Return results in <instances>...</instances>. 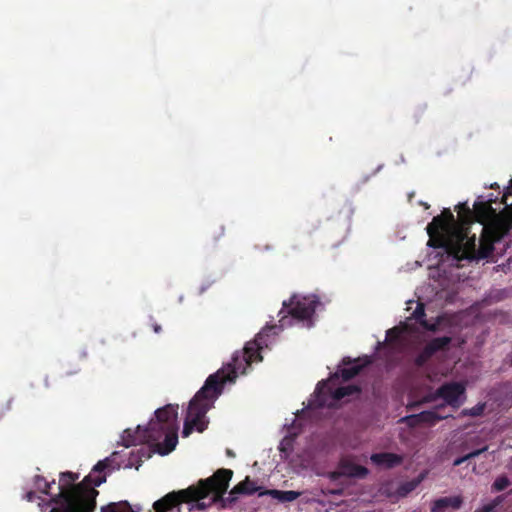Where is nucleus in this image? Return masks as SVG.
Wrapping results in <instances>:
<instances>
[{
  "label": "nucleus",
  "instance_id": "1",
  "mask_svg": "<svg viewBox=\"0 0 512 512\" xmlns=\"http://www.w3.org/2000/svg\"><path fill=\"white\" fill-rule=\"evenodd\" d=\"M457 208L460 223L455 221L450 209L445 208L427 225L426 230L429 236L427 245L435 249H443L458 261L488 258L494 251V245L507 235L509 227L499 221L482 226L477 247L476 235L470 236L473 210L466 202L459 203Z\"/></svg>",
  "mask_w": 512,
  "mask_h": 512
},
{
  "label": "nucleus",
  "instance_id": "2",
  "mask_svg": "<svg viewBox=\"0 0 512 512\" xmlns=\"http://www.w3.org/2000/svg\"><path fill=\"white\" fill-rule=\"evenodd\" d=\"M277 326H266L260 331L254 341L247 342L242 352H235L231 363L219 369L206 379L203 387L191 399L184 421L183 437H188L195 429L203 432L207 428L205 415L212 407L213 401L222 393L226 382H233L237 373H246V369L253 363L262 361L260 350L267 346L265 338L268 332Z\"/></svg>",
  "mask_w": 512,
  "mask_h": 512
},
{
  "label": "nucleus",
  "instance_id": "3",
  "mask_svg": "<svg viewBox=\"0 0 512 512\" xmlns=\"http://www.w3.org/2000/svg\"><path fill=\"white\" fill-rule=\"evenodd\" d=\"M233 476V471L226 468L218 469L212 476L201 479L197 485L189 486L187 489L172 491L153 504L155 512H179V506L182 503H195L192 507L198 510L206 509L205 502L202 498L209 492H214L217 498L229 486V482Z\"/></svg>",
  "mask_w": 512,
  "mask_h": 512
},
{
  "label": "nucleus",
  "instance_id": "4",
  "mask_svg": "<svg viewBox=\"0 0 512 512\" xmlns=\"http://www.w3.org/2000/svg\"><path fill=\"white\" fill-rule=\"evenodd\" d=\"M126 437L123 438L126 447L136 445L137 442H146L160 455H167L172 452L178 443L177 431L162 426L159 422H150L148 427L141 430L138 426L137 432L132 435L130 430H125Z\"/></svg>",
  "mask_w": 512,
  "mask_h": 512
},
{
  "label": "nucleus",
  "instance_id": "5",
  "mask_svg": "<svg viewBox=\"0 0 512 512\" xmlns=\"http://www.w3.org/2000/svg\"><path fill=\"white\" fill-rule=\"evenodd\" d=\"M106 481L105 475L89 474L64 495V512H93L96 508V497L99 492L95 486Z\"/></svg>",
  "mask_w": 512,
  "mask_h": 512
},
{
  "label": "nucleus",
  "instance_id": "6",
  "mask_svg": "<svg viewBox=\"0 0 512 512\" xmlns=\"http://www.w3.org/2000/svg\"><path fill=\"white\" fill-rule=\"evenodd\" d=\"M361 388L358 385L350 384L336 389H332L328 382L321 381L317 384L315 389L317 407L332 406L333 402L340 401L347 396L360 394Z\"/></svg>",
  "mask_w": 512,
  "mask_h": 512
},
{
  "label": "nucleus",
  "instance_id": "7",
  "mask_svg": "<svg viewBox=\"0 0 512 512\" xmlns=\"http://www.w3.org/2000/svg\"><path fill=\"white\" fill-rule=\"evenodd\" d=\"M318 304L319 299L314 295L305 297L293 295L288 302H283V308L286 309L287 315H290L292 318L298 321H305L312 318Z\"/></svg>",
  "mask_w": 512,
  "mask_h": 512
},
{
  "label": "nucleus",
  "instance_id": "8",
  "mask_svg": "<svg viewBox=\"0 0 512 512\" xmlns=\"http://www.w3.org/2000/svg\"><path fill=\"white\" fill-rule=\"evenodd\" d=\"M259 487L256 485L255 482L251 481L249 477H246L245 480L235 485L232 490L229 492V496L224 498V494L227 491V488L223 493H221L220 497L215 499V493L209 492L207 495H205L201 501L205 502L206 508L211 506L212 504L216 502H222L223 507H230L233 503L237 500V495L245 494V495H253L258 491Z\"/></svg>",
  "mask_w": 512,
  "mask_h": 512
},
{
  "label": "nucleus",
  "instance_id": "9",
  "mask_svg": "<svg viewBox=\"0 0 512 512\" xmlns=\"http://www.w3.org/2000/svg\"><path fill=\"white\" fill-rule=\"evenodd\" d=\"M452 337L442 336L430 340L416 356L414 363L417 367H423L437 352L449 350Z\"/></svg>",
  "mask_w": 512,
  "mask_h": 512
},
{
  "label": "nucleus",
  "instance_id": "10",
  "mask_svg": "<svg viewBox=\"0 0 512 512\" xmlns=\"http://www.w3.org/2000/svg\"><path fill=\"white\" fill-rule=\"evenodd\" d=\"M465 394V386L459 382H450L441 385L436 396L442 398L448 405L453 408H459L463 401L461 397Z\"/></svg>",
  "mask_w": 512,
  "mask_h": 512
},
{
  "label": "nucleus",
  "instance_id": "11",
  "mask_svg": "<svg viewBox=\"0 0 512 512\" xmlns=\"http://www.w3.org/2000/svg\"><path fill=\"white\" fill-rule=\"evenodd\" d=\"M177 415H178V405L168 404L162 408H159L155 411V420H151L150 422H159L164 427H168L178 431L177 426Z\"/></svg>",
  "mask_w": 512,
  "mask_h": 512
},
{
  "label": "nucleus",
  "instance_id": "12",
  "mask_svg": "<svg viewBox=\"0 0 512 512\" xmlns=\"http://www.w3.org/2000/svg\"><path fill=\"white\" fill-rule=\"evenodd\" d=\"M496 217L497 210L491 206V203L484 202V200H478L474 203L473 220L475 219L484 226L486 222L494 220Z\"/></svg>",
  "mask_w": 512,
  "mask_h": 512
},
{
  "label": "nucleus",
  "instance_id": "13",
  "mask_svg": "<svg viewBox=\"0 0 512 512\" xmlns=\"http://www.w3.org/2000/svg\"><path fill=\"white\" fill-rule=\"evenodd\" d=\"M357 360H351L349 357H345L342 360L343 365H351L350 367H345L340 369L338 372L334 373L330 380L338 379L339 377L342 378L343 381H349L355 376H357L364 366L369 364V360H366L363 364H356Z\"/></svg>",
  "mask_w": 512,
  "mask_h": 512
},
{
  "label": "nucleus",
  "instance_id": "14",
  "mask_svg": "<svg viewBox=\"0 0 512 512\" xmlns=\"http://www.w3.org/2000/svg\"><path fill=\"white\" fill-rule=\"evenodd\" d=\"M463 504V498L460 495L441 497L432 502L431 512H446L448 509L458 510Z\"/></svg>",
  "mask_w": 512,
  "mask_h": 512
},
{
  "label": "nucleus",
  "instance_id": "15",
  "mask_svg": "<svg viewBox=\"0 0 512 512\" xmlns=\"http://www.w3.org/2000/svg\"><path fill=\"white\" fill-rule=\"evenodd\" d=\"M370 459L375 465L386 468H393L400 465L403 460L402 456L389 452L374 453L371 455Z\"/></svg>",
  "mask_w": 512,
  "mask_h": 512
},
{
  "label": "nucleus",
  "instance_id": "16",
  "mask_svg": "<svg viewBox=\"0 0 512 512\" xmlns=\"http://www.w3.org/2000/svg\"><path fill=\"white\" fill-rule=\"evenodd\" d=\"M157 452L156 447H144L141 446L137 450H132L130 453L129 462L126 465L127 467H132L135 465L136 469L139 468L141 463L143 462V458L149 459L153 453Z\"/></svg>",
  "mask_w": 512,
  "mask_h": 512
},
{
  "label": "nucleus",
  "instance_id": "17",
  "mask_svg": "<svg viewBox=\"0 0 512 512\" xmlns=\"http://www.w3.org/2000/svg\"><path fill=\"white\" fill-rule=\"evenodd\" d=\"M78 479V474H75L70 471H66L61 473L60 476V484H59V495L64 499V495L70 489H72L77 484H73Z\"/></svg>",
  "mask_w": 512,
  "mask_h": 512
},
{
  "label": "nucleus",
  "instance_id": "18",
  "mask_svg": "<svg viewBox=\"0 0 512 512\" xmlns=\"http://www.w3.org/2000/svg\"><path fill=\"white\" fill-rule=\"evenodd\" d=\"M416 417L420 418V421L422 424L425 423V424H429V425H434L438 421L446 418L445 416L439 415L435 411H422L419 414H417Z\"/></svg>",
  "mask_w": 512,
  "mask_h": 512
},
{
  "label": "nucleus",
  "instance_id": "19",
  "mask_svg": "<svg viewBox=\"0 0 512 512\" xmlns=\"http://www.w3.org/2000/svg\"><path fill=\"white\" fill-rule=\"evenodd\" d=\"M488 450V446H484L480 449H476V450H473L472 452L462 456V457H458L454 460L453 462V465L454 466H460L461 464H463L465 461L469 460V459H472V458H475V457H478L479 455H481L482 453L486 452Z\"/></svg>",
  "mask_w": 512,
  "mask_h": 512
},
{
  "label": "nucleus",
  "instance_id": "20",
  "mask_svg": "<svg viewBox=\"0 0 512 512\" xmlns=\"http://www.w3.org/2000/svg\"><path fill=\"white\" fill-rule=\"evenodd\" d=\"M419 484V481H416V480H412V481H408V482H405L403 484H401L397 490L399 496L401 497H405L407 496L410 492H412L413 490L416 489V487L418 486Z\"/></svg>",
  "mask_w": 512,
  "mask_h": 512
},
{
  "label": "nucleus",
  "instance_id": "21",
  "mask_svg": "<svg viewBox=\"0 0 512 512\" xmlns=\"http://www.w3.org/2000/svg\"><path fill=\"white\" fill-rule=\"evenodd\" d=\"M511 484V481L510 479L505 476V475H502V476H499L496 478V480L494 481L493 485H492V488L493 490L495 491H503L505 490L506 488H508Z\"/></svg>",
  "mask_w": 512,
  "mask_h": 512
},
{
  "label": "nucleus",
  "instance_id": "22",
  "mask_svg": "<svg viewBox=\"0 0 512 512\" xmlns=\"http://www.w3.org/2000/svg\"><path fill=\"white\" fill-rule=\"evenodd\" d=\"M348 474L352 477L364 478L368 474V469L361 465H353L350 467Z\"/></svg>",
  "mask_w": 512,
  "mask_h": 512
},
{
  "label": "nucleus",
  "instance_id": "23",
  "mask_svg": "<svg viewBox=\"0 0 512 512\" xmlns=\"http://www.w3.org/2000/svg\"><path fill=\"white\" fill-rule=\"evenodd\" d=\"M35 485L37 489L43 494H49V489L51 487V483L47 482L44 477L37 475L35 477Z\"/></svg>",
  "mask_w": 512,
  "mask_h": 512
},
{
  "label": "nucleus",
  "instance_id": "24",
  "mask_svg": "<svg viewBox=\"0 0 512 512\" xmlns=\"http://www.w3.org/2000/svg\"><path fill=\"white\" fill-rule=\"evenodd\" d=\"M425 316V305L419 302L416 306V309L412 313V318L415 319L421 325L422 321H426Z\"/></svg>",
  "mask_w": 512,
  "mask_h": 512
},
{
  "label": "nucleus",
  "instance_id": "25",
  "mask_svg": "<svg viewBox=\"0 0 512 512\" xmlns=\"http://www.w3.org/2000/svg\"><path fill=\"white\" fill-rule=\"evenodd\" d=\"M275 493L279 494V499L282 501H294L298 498L299 493L296 491H275Z\"/></svg>",
  "mask_w": 512,
  "mask_h": 512
},
{
  "label": "nucleus",
  "instance_id": "26",
  "mask_svg": "<svg viewBox=\"0 0 512 512\" xmlns=\"http://www.w3.org/2000/svg\"><path fill=\"white\" fill-rule=\"evenodd\" d=\"M441 319H442L441 317H437V319L434 323H430L427 320L422 321L421 326L427 331L437 332L439 330Z\"/></svg>",
  "mask_w": 512,
  "mask_h": 512
},
{
  "label": "nucleus",
  "instance_id": "27",
  "mask_svg": "<svg viewBox=\"0 0 512 512\" xmlns=\"http://www.w3.org/2000/svg\"><path fill=\"white\" fill-rule=\"evenodd\" d=\"M400 334H401V330L399 329V327L390 328L386 332V340L388 342L397 341L400 337Z\"/></svg>",
  "mask_w": 512,
  "mask_h": 512
},
{
  "label": "nucleus",
  "instance_id": "28",
  "mask_svg": "<svg viewBox=\"0 0 512 512\" xmlns=\"http://www.w3.org/2000/svg\"><path fill=\"white\" fill-rule=\"evenodd\" d=\"M416 416H417V414L403 417L401 419V422H405L409 427H416V426L422 424L420 421V418L416 417Z\"/></svg>",
  "mask_w": 512,
  "mask_h": 512
},
{
  "label": "nucleus",
  "instance_id": "29",
  "mask_svg": "<svg viewBox=\"0 0 512 512\" xmlns=\"http://www.w3.org/2000/svg\"><path fill=\"white\" fill-rule=\"evenodd\" d=\"M110 465V458H105L104 460H100L93 468V472H98V473H101L103 472L106 468H108Z\"/></svg>",
  "mask_w": 512,
  "mask_h": 512
},
{
  "label": "nucleus",
  "instance_id": "30",
  "mask_svg": "<svg viewBox=\"0 0 512 512\" xmlns=\"http://www.w3.org/2000/svg\"><path fill=\"white\" fill-rule=\"evenodd\" d=\"M510 196H512V178L509 180L508 185L504 189L501 203L505 205Z\"/></svg>",
  "mask_w": 512,
  "mask_h": 512
},
{
  "label": "nucleus",
  "instance_id": "31",
  "mask_svg": "<svg viewBox=\"0 0 512 512\" xmlns=\"http://www.w3.org/2000/svg\"><path fill=\"white\" fill-rule=\"evenodd\" d=\"M484 411V405H476L471 408L468 412L471 416H480Z\"/></svg>",
  "mask_w": 512,
  "mask_h": 512
},
{
  "label": "nucleus",
  "instance_id": "32",
  "mask_svg": "<svg viewBox=\"0 0 512 512\" xmlns=\"http://www.w3.org/2000/svg\"><path fill=\"white\" fill-rule=\"evenodd\" d=\"M223 235H224V227L223 226H219L218 231H214L213 232L212 238H213V240L217 241Z\"/></svg>",
  "mask_w": 512,
  "mask_h": 512
},
{
  "label": "nucleus",
  "instance_id": "33",
  "mask_svg": "<svg viewBox=\"0 0 512 512\" xmlns=\"http://www.w3.org/2000/svg\"><path fill=\"white\" fill-rule=\"evenodd\" d=\"M426 110V105L418 106L415 111V117L418 118L420 115H422Z\"/></svg>",
  "mask_w": 512,
  "mask_h": 512
},
{
  "label": "nucleus",
  "instance_id": "34",
  "mask_svg": "<svg viewBox=\"0 0 512 512\" xmlns=\"http://www.w3.org/2000/svg\"><path fill=\"white\" fill-rule=\"evenodd\" d=\"M34 498H35V492H33V491H29V492H27V494H26V499H27L28 501H30V502H31V501H33V500H34Z\"/></svg>",
  "mask_w": 512,
  "mask_h": 512
},
{
  "label": "nucleus",
  "instance_id": "35",
  "mask_svg": "<svg viewBox=\"0 0 512 512\" xmlns=\"http://www.w3.org/2000/svg\"><path fill=\"white\" fill-rule=\"evenodd\" d=\"M152 328H153V331H154L155 333H160V332H161V330H162L161 326H160L158 323H154V324L152 325Z\"/></svg>",
  "mask_w": 512,
  "mask_h": 512
},
{
  "label": "nucleus",
  "instance_id": "36",
  "mask_svg": "<svg viewBox=\"0 0 512 512\" xmlns=\"http://www.w3.org/2000/svg\"><path fill=\"white\" fill-rule=\"evenodd\" d=\"M497 201V197H494L493 194H490L489 195V198L485 201V202H489V203H495Z\"/></svg>",
  "mask_w": 512,
  "mask_h": 512
},
{
  "label": "nucleus",
  "instance_id": "37",
  "mask_svg": "<svg viewBox=\"0 0 512 512\" xmlns=\"http://www.w3.org/2000/svg\"><path fill=\"white\" fill-rule=\"evenodd\" d=\"M286 319H287V315H284L281 317V319L279 320V323H280V326L281 327H284L286 325Z\"/></svg>",
  "mask_w": 512,
  "mask_h": 512
},
{
  "label": "nucleus",
  "instance_id": "38",
  "mask_svg": "<svg viewBox=\"0 0 512 512\" xmlns=\"http://www.w3.org/2000/svg\"><path fill=\"white\" fill-rule=\"evenodd\" d=\"M489 188L490 189H494V190H498V189H500V186H499L498 183L495 182V183L490 184Z\"/></svg>",
  "mask_w": 512,
  "mask_h": 512
},
{
  "label": "nucleus",
  "instance_id": "39",
  "mask_svg": "<svg viewBox=\"0 0 512 512\" xmlns=\"http://www.w3.org/2000/svg\"><path fill=\"white\" fill-rule=\"evenodd\" d=\"M12 399H10L8 402H7V409H11L12 407Z\"/></svg>",
  "mask_w": 512,
  "mask_h": 512
},
{
  "label": "nucleus",
  "instance_id": "40",
  "mask_svg": "<svg viewBox=\"0 0 512 512\" xmlns=\"http://www.w3.org/2000/svg\"><path fill=\"white\" fill-rule=\"evenodd\" d=\"M227 454L230 455V456L234 455L230 450H227Z\"/></svg>",
  "mask_w": 512,
  "mask_h": 512
},
{
  "label": "nucleus",
  "instance_id": "41",
  "mask_svg": "<svg viewBox=\"0 0 512 512\" xmlns=\"http://www.w3.org/2000/svg\"><path fill=\"white\" fill-rule=\"evenodd\" d=\"M423 205H424V207H425L426 209H428V208H429V205H428V204H426V203H425V204H423Z\"/></svg>",
  "mask_w": 512,
  "mask_h": 512
},
{
  "label": "nucleus",
  "instance_id": "42",
  "mask_svg": "<svg viewBox=\"0 0 512 512\" xmlns=\"http://www.w3.org/2000/svg\"><path fill=\"white\" fill-rule=\"evenodd\" d=\"M510 362H511V366H512V354L510 355Z\"/></svg>",
  "mask_w": 512,
  "mask_h": 512
}]
</instances>
